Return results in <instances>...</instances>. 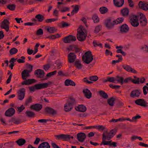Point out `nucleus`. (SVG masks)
Returning a JSON list of instances; mask_svg holds the SVG:
<instances>
[{"instance_id": "f257e3e1", "label": "nucleus", "mask_w": 148, "mask_h": 148, "mask_svg": "<svg viewBox=\"0 0 148 148\" xmlns=\"http://www.w3.org/2000/svg\"><path fill=\"white\" fill-rule=\"evenodd\" d=\"M29 67L30 68V70H29L25 69L22 72V78L23 79L25 80L22 82L21 83L22 85H29L35 82V80L34 79H28L26 80L27 78L29 77L30 76L29 73L32 71L33 66L32 65L29 64Z\"/></svg>"}, {"instance_id": "f03ea898", "label": "nucleus", "mask_w": 148, "mask_h": 148, "mask_svg": "<svg viewBox=\"0 0 148 148\" xmlns=\"http://www.w3.org/2000/svg\"><path fill=\"white\" fill-rule=\"evenodd\" d=\"M77 38L80 41H83L86 40L87 33L86 29L82 25H79L77 30Z\"/></svg>"}, {"instance_id": "7ed1b4c3", "label": "nucleus", "mask_w": 148, "mask_h": 148, "mask_svg": "<svg viewBox=\"0 0 148 148\" xmlns=\"http://www.w3.org/2000/svg\"><path fill=\"white\" fill-rule=\"evenodd\" d=\"M124 20L123 18H118L114 20L112 23L110 19H106L105 22V24L106 27L108 29H111L114 27V24H118L122 23Z\"/></svg>"}, {"instance_id": "20e7f679", "label": "nucleus", "mask_w": 148, "mask_h": 148, "mask_svg": "<svg viewBox=\"0 0 148 148\" xmlns=\"http://www.w3.org/2000/svg\"><path fill=\"white\" fill-rule=\"evenodd\" d=\"M49 84V83H45L36 84L34 86H30L29 89L30 91L34 92L35 90H38L47 88Z\"/></svg>"}, {"instance_id": "39448f33", "label": "nucleus", "mask_w": 148, "mask_h": 148, "mask_svg": "<svg viewBox=\"0 0 148 148\" xmlns=\"http://www.w3.org/2000/svg\"><path fill=\"white\" fill-rule=\"evenodd\" d=\"M82 59L83 61L86 63L89 64L93 60L91 52L88 51L86 52L82 56Z\"/></svg>"}, {"instance_id": "423d86ee", "label": "nucleus", "mask_w": 148, "mask_h": 148, "mask_svg": "<svg viewBox=\"0 0 148 148\" xmlns=\"http://www.w3.org/2000/svg\"><path fill=\"white\" fill-rule=\"evenodd\" d=\"M129 22L134 27H136L139 24L138 18L137 16L131 15L129 16Z\"/></svg>"}, {"instance_id": "0eeeda50", "label": "nucleus", "mask_w": 148, "mask_h": 148, "mask_svg": "<svg viewBox=\"0 0 148 148\" xmlns=\"http://www.w3.org/2000/svg\"><path fill=\"white\" fill-rule=\"evenodd\" d=\"M56 139L57 140H62L63 141H67L70 140L71 138L73 139V137L70 135L61 134L59 135H54Z\"/></svg>"}, {"instance_id": "6e6552de", "label": "nucleus", "mask_w": 148, "mask_h": 148, "mask_svg": "<svg viewBox=\"0 0 148 148\" xmlns=\"http://www.w3.org/2000/svg\"><path fill=\"white\" fill-rule=\"evenodd\" d=\"M9 21L7 19H5L2 22L1 27L2 29H4L6 32H8L9 29Z\"/></svg>"}, {"instance_id": "1a4fd4ad", "label": "nucleus", "mask_w": 148, "mask_h": 148, "mask_svg": "<svg viewBox=\"0 0 148 148\" xmlns=\"http://www.w3.org/2000/svg\"><path fill=\"white\" fill-rule=\"evenodd\" d=\"M139 16L140 24L142 26H145L147 25V22L145 15L143 14L140 13Z\"/></svg>"}, {"instance_id": "9d476101", "label": "nucleus", "mask_w": 148, "mask_h": 148, "mask_svg": "<svg viewBox=\"0 0 148 148\" xmlns=\"http://www.w3.org/2000/svg\"><path fill=\"white\" fill-rule=\"evenodd\" d=\"M76 40L75 36L73 35H69L65 37L63 39L64 42L66 43H69L71 41H75Z\"/></svg>"}, {"instance_id": "9b49d317", "label": "nucleus", "mask_w": 148, "mask_h": 148, "mask_svg": "<svg viewBox=\"0 0 148 148\" xmlns=\"http://www.w3.org/2000/svg\"><path fill=\"white\" fill-rule=\"evenodd\" d=\"M76 58V56L75 54L73 52L70 53L68 56V62L71 63L74 62Z\"/></svg>"}, {"instance_id": "f8f14e48", "label": "nucleus", "mask_w": 148, "mask_h": 148, "mask_svg": "<svg viewBox=\"0 0 148 148\" xmlns=\"http://www.w3.org/2000/svg\"><path fill=\"white\" fill-rule=\"evenodd\" d=\"M25 90L24 88L20 89L18 91V99L20 100H23L25 94Z\"/></svg>"}, {"instance_id": "ddd939ff", "label": "nucleus", "mask_w": 148, "mask_h": 148, "mask_svg": "<svg viewBox=\"0 0 148 148\" xmlns=\"http://www.w3.org/2000/svg\"><path fill=\"white\" fill-rule=\"evenodd\" d=\"M45 112L49 114L54 115L57 114V112L53 108L49 107H47L45 108Z\"/></svg>"}, {"instance_id": "4468645a", "label": "nucleus", "mask_w": 148, "mask_h": 148, "mask_svg": "<svg viewBox=\"0 0 148 148\" xmlns=\"http://www.w3.org/2000/svg\"><path fill=\"white\" fill-rule=\"evenodd\" d=\"M123 68L127 71L134 73H137V71L131 68L130 66L127 65H123L122 66Z\"/></svg>"}, {"instance_id": "2eb2a0df", "label": "nucleus", "mask_w": 148, "mask_h": 148, "mask_svg": "<svg viewBox=\"0 0 148 148\" xmlns=\"http://www.w3.org/2000/svg\"><path fill=\"white\" fill-rule=\"evenodd\" d=\"M15 110L12 108H10L7 110L5 113V115L6 116H12L14 114Z\"/></svg>"}, {"instance_id": "dca6fc26", "label": "nucleus", "mask_w": 148, "mask_h": 148, "mask_svg": "<svg viewBox=\"0 0 148 148\" xmlns=\"http://www.w3.org/2000/svg\"><path fill=\"white\" fill-rule=\"evenodd\" d=\"M86 134L82 132L78 133L77 135V139L79 142H83L86 137Z\"/></svg>"}, {"instance_id": "f3484780", "label": "nucleus", "mask_w": 148, "mask_h": 148, "mask_svg": "<svg viewBox=\"0 0 148 148\" xmlns=\"http://www.w3.org/2000/svg\"><path fill=\"white\" fill-rule=\"evenodd\" d=\"M42 105L37 103L31 105L30 106V108L36 111H39L42 109Z\"/></svg>"}, {"instance_id": "a211bd4d", "label": "nucleus", "mask_w": 148, "mask_h": 148, "mask_svg": "<svg viewBox=\"0 0 148 148\" xmlns=\"http://www.w3.org/2000/svg\"><path fill=\"white\" fill-rule=\"evenodd\" d=\"M75 109L77 111L82 112H85L86 110V107L83 104L79 105L76 106Z\"/></svg>"}, {"instance_id": "6ab92c4d", "label": "nucleus", "mask_w": 148, "mask_h": 148, "mask_svg": "<svg viewBox=\"0 0 148 148\" xmlns=\"http://www.w3.org/2000/svg\"><path fill=\"white\" fill-rule=\"evenodd\" d=\"M141 91L138 90H136L132 91L130 94V96L132 98L138 97L141 93Z\"/></svg>"}, {"instance_id": "aec40b11", "label": "nucleus", "mask_w": 148, "mask_h": 148, "mask_svg": "<svg viewBox=\"0 0 148 148\" xmlns=\"http://www.w3.org/2000/svg\"><path fill=\"white\" fill-rule=\"evenodd\" d=\"M83 92L84 96L87 98L90 99L92 97V93L87 88H85L83 90Z\"/></svg>"}, {"instance_id": "412c9836", "label": "nucleus", "mask_w": 148, "mask_h": 148, "mask_svg": "<svg viewBox=\"0 0 148 148\" xmlns=\"http://www.w3.org/2000/svg\"><path fill=\"white\" fill-rule=\"evenodd\" d=\"M114 5L116 7H122L124 3V0H113Z\"/></svg>"}, {"instance_id": "4be33fe9", "label": "nucleus", "mask_w": 148, "mask_h": 148, "mask_svg": "<svg viewBox=\"0 0 148 148\" xmlns=\"http://www.w3.org/2000/svg\"><path fill=\"white\" fill-rule=\"evenodd\" d=\"M73 102H69L68 103H66L64 106L65 111L66 112H68L71 110L73 108Z\"/></svg>"}, {"instance_id": "5701e85b", "label": "nucleus", "mask_w": 148, "mask_h": 148, "mask_svg": "<svg viewBox=\"0 0 148 148\" xmlns=\"http://www.w3.org/2000/svg\"><path fill=\"white\" fill-rule=\"evenodd\" d=\"M66 49L69 51H73L75 53H77L79 51V48L77 45H70L66 48Z\"/></svg>"}, {"instance_id": "b1692460", "label": "nucleus", "mask_w": 148, "mask_h": 148, "mask_svg": "<svg viewBox=\"0 0 148 148\" xmlns=\"http://www.w3.org/2000/svg\"><path fill=\"white\" fill-rule=\"evenodd\" d=\"M34 74L36 75L38 77L41 78L44 76L45 73L43 71L40 69H38L35 71Z\"/></svg>"}, {"instance_id": "393cba45", "label": "nucleus", "mask_w": 148, "mask_h": 148, "mask_svg": "<svg viewBox=\"0 0 148 148\" xmlns=\"http://www.w3.org/2000/svg\"><path fill=\"white\" fill-rule=\"evenodd\" d=\"M129 27L125 24L122 25L121 27L120 32L123 33H126L129 30Z\"/></svg>"}, {"instance_id": "a878e982", "label": "nucleus", "mask_w": 148, "mask_h": 148, "mask_svg": "<svg viewBox=\"0 0 148 148\" xmlns=\"http://www.w3.org/2000/svg\"><path fill=\"white\" fill-rule=\"evenodd\" d=\"M139 7L144 10L146 11L148 10V4H144L142 1L139 2L138 4Z\"/></svg>"}, {"instance_id": "bb28decb", "label": "nucleus", "mask_w": 148, "mask_h": 148, "mask_svg": "<svg viewBox=\"0 0 148 148\" xmlns=\"http://www.w3.org/2000/svg\"><path fill=\"white\" fill-rule=\"evenodd\" d=\"M64 84L66 86H75L76 84L73 81L69 79H66L64 82Z\"/></svg>"}, {"instance_id": "cd10ccee", "label": "nucleus", "mask_w": 148, "mask_h": 148, "mask_svg": "<svg viewBox=\"0 0 148 148\" xmlns=\"http://www.w3.org/2000/svg\"><path fill=\"white\" fill-rule=\"evenodd\" d=\"M74 65L79 70L81 69L83 67V65L81 64L80 61L79 60H77L75 61Z\"/></svg>"}, {"instance_id": "c85d7f7f", "label": "nucleus", "mask_w": 148, "mask_h": 148, "mask_svg": "<svg viewBox=\"0 0 148 148\" xmlns=\"http://www.w3.org/2000/svg\"><path fill=\"white\" fill-rule=\"evenodd\" d=\"M50 146L47 142H43L38 146V148H50Z\"/></svg>"}, {"instance_id": "c756f323", "label": "nucleus", "mask_w": 148, "mask_h": 148, "mask_svg": "<svg viewBox=\"0 0 148 148\" xmlns=\"http://www.w3.org/2000/svg\"><path fill=\"white\" fill-rule=\"evenodd\" d=\"M98 93L100 96L104 99H107L108 97V95L104 91L101 90L98 91Z\"/></svg>"}, {"instance_id": "7c9ffc66", "label": "nucleus", "mask_w": 148, "mask_h": 148, "mask_svg": "<svg viewBox=\"0 0 148 148\" xmlns=\"http://www.w3.org/2000/svg\"><path fill=\"white\" fill-rule=\"evenodd\" d=\"M104 136L105 138H106L107 140H109L111 138L113 137V135H110L109 133L107 132H105L102 134V137Z\"/></svg>"}, {"instance_id": "2f4dec72", "label": "nucleus", "mask_w": 148, "mask_h": 148, "mask_svg": "<svg viewBox=\"0 0 148 148\" xmlns=\"http://www.w3.org/2000/svg\"><path fill=\"white\" fill-rule=\"evenodd\" d=\"M25 114L27 116L30 118H33L35 116V113L29 110H27Z\"/></svg>"}, {"instance_id": "473e14b6", "label": "nucleus", "mask_w": 148, "mask_h": 148, "mask_svg": "<svg viewBox=\"0 0 148 148\" xmlns=\"http://www.w3.org/2000/svg\"><path fill=\"white\" fill-rule=\"evenodd\" d=\"M115 82H116V83H120L121 85H122L123 84V77L117 76L115 77Z\"/></svg>"}, {"instance_id": "72a5a7b5", "label": "nucleus", "mask_w": 148, "mask_h": 148, "mask_svg": "<svg viewBox=\"0 0 148 148\" xmlns=\"http://www.w3.org/2000/svg\"><path fill=\"white\" fill-rule=\"evenodd\" d=\"M129 13V10L126 8H124L121 10V13L123 16H128Z\"/></svg>"}, {"instance_id": "f704fd0d", "label": "nucleus", "mask_w": 148, "mask_h": 148, "mask_svg": "<svg viewBox=\"0 0 148 148\" xmlns=\"http://www.w3.org/2000/svg\"><path fill=\"white\" fill-rule=\"evenodd\" d=\"M35 18L39 22L42 21L44 19V16L42 14H39L35 16Z\"/></svg>"}, {"instance_id": "c9c22d12", "label": "nucleus", "mask_w": 148, "mask_h": 148, "mask_svg": "<svg viewBox=\"0 0 148 148\" xmlns=\"http://www.w3.org/2000/svg\"><path fill=\"white\" fill-rule=\"evenodd\" d=\"M141 117V116L138 115H136L135 116L132 117V119H131L130 118H128L127 120V121H129L131 122H133L136 121V119H139Z\"/></svg>"}, {"instance_id": "e433bc0d", "label": "nucleus", "mask_w": 148, "mask_h": 148, "mask_svg": "<svg viewBox=\"0 0 148 148\" xmlns=\"http://www.w3.org/2000/svg\"><path fill=\"white\" fill-rule=\"evenodd\" d=\"M117 57H119L117 60H113L112 61V64H115L116 63H119V62H121L123 60L122 56L121 55H117L116 56Z\"/></svg>"}, {"instance_id": "4c0bfd02", "label": "nucleus", "mask_w": 148, "mask_h": 148, "mask_svg": "<svg viewBox=\"0 0 148 148\" xmlns=\"http://www.w3.org/2000/svg\"><path fill=\"white\" fill-rule=\"evenodd\" d=\"M16 143L18 145L21 146L23 145L25 143L26 140L23 138H20L17 140Z\"/></svg>"}, {"instance_id": "58836bf2", "label": "nucleus", "mask_w": 148, "mask_h": 148, "mask_svg": "<svg viewBox=\"0 0 148 148\" xmlns=\"http://www.w3.org/2000/svg\"><path fill=\"white\" fill-rule=\"evenodd\" d=\"M46 29L47 31L50 33H53L57 31V29L54 27H48Z\"/></svg>"}, {"instance_id": "ea45409f", "label": "nucleus", "mask_w": 148, "mask_h": 148, "mask_svg": "<svg viewBox=\"0 0 148 148\" xmlns=\"http://www.w3.org/2000/svg\"><path fill=\"white\" fill-rule=\"evenodd\" d=\"M9 122H12L15 124H18L21 123V121L19 119H16L15 118L13 117L10 120Z\"/></svg>"}, {"instance_id": "a19ab883", "label": "nucleus", "mask_w": 148, "mask_h": 148, "mask_svg": "<svg viewBox=\"0 0 148 148\" xmlns=\"http://www.w3.org/2000/svg\"><path fill=\"white\" fill-rule=\"evenodd\" d=\"M99 10L101 14H104L108 12V9L106 7H102L100 8Z\"/></svg>"}, {"instance_id": "79ce46f5", "label": "nucleus", "mask_w": 148, "mask_h": 148, "mask_svg": "<svg viewBox=\"0 0 148 148\" xmlns=\"http://www.w3.org/2000/svg\"><path fill=\"white\" fill-rule=\"evenodd\" d=\"M57 72V71H53L47 73L46 75V77L45 79H47L48 78L56 74Z\"/></svg>"}, {"instance_id": "37998d69", "label": "nucleus", "mask_w": 148, "mask_h": 148, "mask_svg": "<svg viewBox=\"0 0 148 148\" xmlns=\"http://www.w3.org/2000/svg\"><path fill=\"white\" fill-rule=\"evenodd\" d=\"M79 10V8L78 5H75L71 12V14L73 15L74 14L76 13Z\"/></svg>"}, {"instance_id": "c03bdc74", "label": "nucleus", "mask_w": 148, "mask_h": 148, "mask_svg": "<svg viewBox=\"0 0 148 148\" xmlns=\"http://www.w3.org/2000/svg\"><path fill=\"white\" fill-rule=\"evenodd\" d=\"M16 6L14 4H10L7 5V8L11 11H13L15 10Z\"/></svg>"}, {"instance_id": "a18cd8bd", "label": "nucleus", "mask_w": 148, "mask_h": 148, "mask_svg": "<svg viewBox=\"0 0 148 148\" xmlns=\"http://www.w3.org/2000/svg\"><path fill=\"white\" fill-rule=\"evenodd\" d=\"M58 8L59 9L60 11L62 12H64L67 11H69V8L67 7H64L62 8H61L59 6H58Z\"/></svg>"}, {"instance_id": "49530a36", "label": "nucleus", "mask_w": 148, "mask_h": 148, "mask_svg": "<svg viewBox=\"0 0 148 148\" xmlns=\"http://www.w3.org/2000/svg\"><path fill=\"white\" fill-rule=\"evenodd\" d=\"M137 105H140L144 107L148 106V103L147 102H135Z\"/></svg>"}, {"instance_id": "de8ad7c7", "label": "nucleus", "mask_w": 148, "mask_h": 148, "mask_svg": "<svg viewBox=\"0 0 148 148\" xmlns=\"http://www.w3.org/2000/svg\"><path fill=\"white\" fill-rule=\"evenodd\" d=\"M18 51L17 49L15 48H13L10 50V55H13L17 53Z\"/></svg>"}, {"instance_id": "09e8293b", "label": "nucleus", "mask_w": 148, "mask_h": 148, "mask_svg": "<svg viewBox=\"0 0 148 148\" xmlns=\"http://www.w3.org/2000/svg\"><path fill=\"white\" fill-rule=\"evenodd\" d=\"M105 137L103 136L102 137V142L100 144V145H108V141H106L105 140H106V138H105Z\"/></svg>"}, {"instance_id": "8fccbe9b", "label": "nucleus", "mask_w": 148, "mask_h": 148, "mask_svg": "<svg viewBox=\"0 0 148 148\" xmlns=\"http://www.w3.org/2000/svg\"><path fill=\"white\" fill-rule=\"evenodd\" d=\"M98 79V77L96 75L92 76H90L89 77V79L92 81H96Z\"/></svg>"}, {"instance_id": "3c124183", "label": "nucleus", "mask_w": 148, "mask_h": 148, "mask_svg": "<svg viewBox=\"0 0 148 148\" xmlns=\"http://www.w3.org/2000/svg\"><path fill=\"white\" fill-rule=\"evenodd\" d=\"M58 19L56 18H52L48 19L45 20V22L47 23H51L52 22H54L57 20Z\"/></svg>"}, {"instance_id": "603ef678", "label": "nucleus", "mask_w": 148, "mask_h": 148, "mask_svg": "<svg viewBox=\"0 0 148 148\" xmlns=\"http://www.w3.org/2000/svg\"><path fill=\"white\" fill-rule=\"evenodd\" d=\"M92 19L95 23H97L99 21L98 16L96 15H94L92 17Z\"/></svg>"}, {"instance_id": "864d4df0", "label": "nucleus", "mask_w": 148, "mask_h": 148, "mask_svg": "<svg viewBox=\"0 0 148 148\" xmlns=\"http://www.w3.org/2000/svg\"><path fill=\"white\" fill-rule=\"evenodd\" d=\"M101 25H98L96 26L95 27L94 30V32L95 33H98L101 30Z\"/></svg>"}, {"instance_id": "5fc2aeb1", "label": "nucleus", "mask_w": 148, "mask_h": 148, "mask_svg": "<svg viewBox=\"0 0 148 148\" xmlns=\"http://www.w3.org/2000/svg\"><path fill=\"white\" fill-rule=\"evenodd\" d=\"M25 57L22 56L21 57V58L18 59L17 61L18 63H24L25 62Z\"/></svg>"}, {"instance_id": "6e6d98bb", "label": "nucleus", "mask_w": 148, "mask_h": 148, "mask_svg": "<svg viewBox=\"0 0 148 148\" xmlns=\"http://www.w3.org/2000/svg\"><path fill=\"white\" fill-rule=\"evenodd\" d=\"M107 79L108 82H112L114 83H116V82H115V77H107Z\"/></svg>"}, {"instance_id": "4d7b16f0", "label": "nucleus", "mask_w": 148, "mask_h": 148, "mask_svg": "<svg viewBox=\"0 0 148 148\" xmlns=\"http://www.w3.org/2000/svg\"><path fill=\"white\" fill-rule=\"evenodd\" d=\"M94 46L95 47H97V46H99L100 47L102 48V44L99 43V42H97L96 41L94 40L93 42Z\"/></svg>"}, {"instance_id": "13d9d810", "label": "nucleus", "mask_w": 148, "mask_h": 148, "mask_svg": "<svg viewBox=\"0 0 148 148\" xmlns=\"http://www.w3.org/2000/svg\"><path fill=\"white\" fill-rule=\"evenodd\" d=\"M119 101L116 98H114L113 97L109 99L107 101V102H114V101Z\"/></svg>"}, {"instance_id": "bf43d9fd", "label": "nucleus", "mask_w": 148, "mask_h": 148, "mask_svg": "<svg viewBox=\"0 0 148 148\" xmlns=\"http://www.w3.org/2000/svg\"><path fill=\"white\" fill-rule=\"evenodd\" d=\"M140 78H137L136 79H134L132 78L131 82L135 84H139Z\"/></svg>"}, {"instance_id": "052dcab7", "label": "nucleus", "mask_w": 148, "mask_h": 148, "mask_svg": "<svg viewBox=\"0 0 148 148\" xmlns=\"http://www.w3.org/2000/svg\"><path fill=\"white\" fill-rule=\"evenodd\" d=\"M40 101L42 102H48L49 100L47 97H41Z\"/></svg>"}, {"instance_id": "680f3d73", "label": "nucleus", "mask_w": 148, "mask_h": 148, "mask_svg": "<svg viewBox=\"0 0 148 148\" xmlns=\"http://www.w3.org/2000/svg\"><path fill=\"white\" fill-rule=\"evenodd\" d=\"M43 34V31L42 29H38L36 32V35H42Z\"/></svg>"}, {"instance_id": "e2e57ef3", "label": "nucleus", "mask_w": 148, "mask_h": 148, "mask_svg": "<svg viewBox=\"0 0 148 148\" xmlns=\"http://www.w3.org/2000/svg\"><path fill=\"white\" fill-rule=\"evenodd\" d=\"M10 73V75L9 76V77L6 81V83L7 84H8L10 83L12 75V73H11V72L10 71H9L8 73Z\"/></svg>"}, {"instance_id": "0e129e2a", "label": "nucleus", "mask_w": 148, "mask_h": 148, "mask_svg": "<svg viewBox=\"0 0 148 148\" xmlns=\"http://www.w3.org/2000/svg\"><path fill=\"white\" fill-rule=\"evenodd\" d=\"M132 78L131 77H127L123 80V84L124 83H127L130 81H131Z\"/></svg>"}, {"instance_id": "69168bd1", "label": "nucleus", "mask_w": 148, "mask_h": 148, "mask_svg": "<svg viewBox=\"0 0 148 148\" xmlns=\"http://www.w3.org/2000/svg\"><path fill=\"white\" fill-rule=\"evenodd\" d=\"M50 67V65L49 64H47L43 66V69L45 71L48 70Z\"/></svg>"}, {"instance_id": "338daca9", "label": "nucleus", "mask_w": 148, "mask_h": 148, "mask_svg": "<svg viewBox=\"0 0 148 148\" xmlns=\"http://www.w3.org/2000/svg\"><path fill=\"white\" fill-rule=\"evenodd\" d=\"M96 128L98 129L99 130H103L105 129V127L102 125H99L98 126H97Z\"/></svg>"}, {"instance_id": "774afa93", "label": "nucleus", "mask_w": 148, "mask_h": 148, "mask_svg": "<svg viewBox=\"0 0 148 148\" xmlns=\"http://www.w3.org/2000/svg\"><path fill=\"white\" fill-rule=\"evenodd\" d=\"M116 52L118 53H121L123 56H125L126 55V53L124 52L121 49H118L116 50Z\"/></svg>"}]
</instances>
